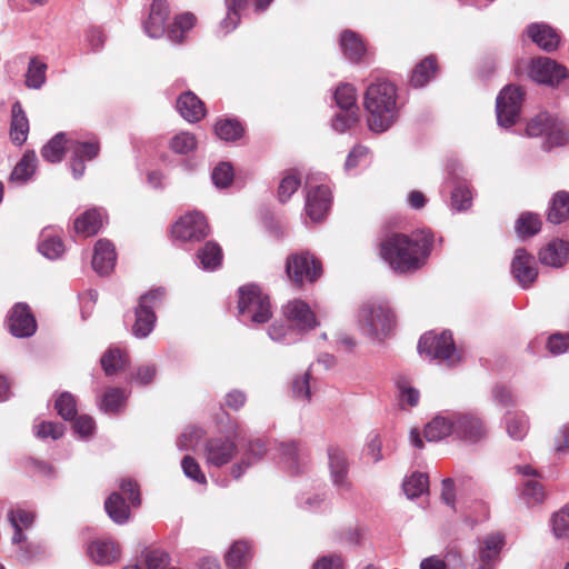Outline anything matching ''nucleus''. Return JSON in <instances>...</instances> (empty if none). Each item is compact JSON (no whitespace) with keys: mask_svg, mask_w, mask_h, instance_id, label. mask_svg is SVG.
I'll return each instance as SVG.
<instances>
[{"mask_svg":"<svg viewBox=\"0 0 569 569\" xmlns=\"http://www.w3.org/2000/svg\"><path fill=\"white\" fill-rule=\"evenodd\" d=\"M433 242L429 230L390 232L380 241L379 254L396 273L412 274L427 264Z\"/></svg>","mask_w":569,"mask_h":569,"instance_id":"nucleus-1","label":"nucleus"},{"mask_svg":"<svg viewBox=\"0 0 569 569\" xmlns=\"http://www.w3.org/2000/svg\"><path fill=\"white\" fill-rule=\"evenodd\" d=\"M397 87L387 80H377L368 86L363 96L367 122L371 131L388 130L398 118Z\"/></svg>","mask_w":569,"mask_h":569,"instance_id":"nucleus-2","label":"nucleus"},{"mask_svg":"<svg viewBox=\"0 0 569 569\" xmlns=\"http://www.w3.org/2000/svg\"><path fill=\"white\" fill-rule=\"evenodd\" d=\"M321 261L309 251L291 253L286 259V273L297 288L315 283L322 276Z\"/></svg>","mask_w":569,"mask_h":569,"instance_id":"nucleus-3","label":"nucleus"},{"mask_svg":"<svg viewBox=\"0 0 569 569\" xmlns=\"http://www.w3.org/2000/svg\"><path fill=\"white\" fill-rule=\"evenodd\" d=\"M362 329L378 339L390 335L396 327V316L387 303L368 302L360 313Z\"/></svg>","mask_w":569,"mask_h":569,"instance_id":"nucleus-4","label":"nucleus"},{"mask_svg":"<svg viewBox=\"0 0 569 569\" xmlns=\"http://www.w3.org/2000/svg\"><path fill=\"white\" fill-rule=\"evenodd\" d=\"M239 312L251 322L262 325L272 317L270 298L257 286H246L239 289Z\"/></svg>","mask_w":569,"mask_h":569,"instance_id":"nucleus-5","label":"nucleus"},{"mask_svg":"<svg viewBox=\"0 0 569 569\" xmlns=\"http://www.w3.org/2000/svg\"><path fill=\"white\" fill-rule=\"evenodd\" d=\"M418 350L420 355H425L430 359L446 361L450 367L460 361V356L456 350L450 332H427L422 335L418 343Z\"/></svg>","mask_w":569,"mask_h":569,"instance_id":"nucleus-6","label":"nucleus"},{"mask_svg":"<svg viewBox=\"0 0 569 569\" xmlns=\"http://www.w3.org/2000/svg\"><path fill=\"white\" fill-rule=\"evenodd\" d=\"M525 96V90L515 84H508L499 92L496 100V112L501 127L509 128L517 122Z\"/></svg>","mask_w":569,"mask_h":569,"instance_id":"nucleus-7","label":"nucleus"},{"mask_svg":"<svg viewBox=\"0 0 569 569\" xmlns=\"http://www.w3.org/2000/svg\"><path fill=\"white\" fill-rule=\"evenodd\" d=\"M209 232L207 218L200 211L187 212L171 227L172 238L182 242L201 241L209 236Z\"/></svg>","mask_w":569,"mask_h":569,"instance_id":"nucleus-8","label":"nucleus"},{"mask_svg":"<svg viewBox=\"0 0 569 569\" xmlns=\"http://www.w3.org/2000/svg\"><path fill=\"white\" fill-rule=\"evenodd\" d=\"M529 76L538 83L555 87L567 78L568 70L548 57H539L532 59L529 67Z\"/></svg>","mask_w":569,"mask_h":569,"instance_id":"nucleus-9","label":"nucleus"},{"mask_svg":"<svg viewBox=\"0 0 569 569\" xmlns=\"http://www.w3.org/2000/svg\"><path fill=\"white\" fill-rule=\"evenodd\" d=\"M331 190L326 184L309 186L306 196V214L313 222H321L331 206Z\"/></svg>","mask_w":569,"mask_h":569,"instance_id":"nucleus-10","label":"nucleus"},{"mask_svg":"<svg viewBox=\"0 0 569 569\" xmlns=\"http://www.w3.org/2000/svg\"><path fill=\"white\" fill-rule=\"evenodd\" d=\"M9 331L18 338H27L37 331V321L30 309L24 302L16 303L8 315Z\"/></svg>","mask_w":569,"mask_h":569,"instance_id":"nucleus-11","label":"nucleus"},{"mask_svg":"<svg viewBox=\"0 0 569 569\" xmlns=\"http://www.w3.org/2000/svg\"><path fill=\"white\" fill-rule=\"evenodd\" d=\"M87 556L100 566L112 565L121 558V546L112 537L97 538L87 546Z\"/></svg>","mask_w":569,"mask_h":569,"instance_id":"nucleus-12","label":"nucleus"},{"mask_svg":"<svg viewBox=\"0 0 569 569\" xmlns=\"http://www.w3.org/2000/svg\"><path fill=\"white\" fill-rule=\"evenodd\" d=\"M511 272L522 288H529L538 277L535 257L523 248L517 249L511 262Z\"/></svg>","mask_w":569,"mask_h":569,"instance_id":"nucleus-13","label":"nucleus"},{"mask_svg":"<svg viewBox=\"0 0 569 569\" xmlns=\"http://www.w3.org/2000/svg\"><path fill=\"white\" fill-rule=\"evenodd\" d=\"M237 450V445L229 438L209 439L204 445L206 462L220 468L232 460Z\"/></svg>","mask_w":569,"mask_h":569,"instance_id":"nucleus-14","label":"nucleus"},{"mask_svg":"<svg viewBox=\"0 0 569 569\" xmlns=\"http://www.w3.org/2000/svg\"><path fill=\"white\" fill-rule=\"evenodd\" d=\"M283 316L299 331L315 329L318 325L316 316L308 303L299 299L289 301L283 307Z\"/></svg>","mask_w":569,"mask_h":569,"instance_id":"nucleus-15","label":"nucleus"},{"mask_svg":"<svg viewBox=\"0 0 569 569\" xmlns=\"http://www.w3.org/2000/svg\"><path fill=\"white\" fill-rule=\"evenodd\" d=\"M455 435L471 443L483 439L487 436V429L481 418L472 413L459 415L453 420Z\"/></svg>","mask_w":569,"mask_h":569,"instance_id":"nucleus-16","label":"nucleus"},{"mask_svg":"<svg viewBox=\"0 0 569 569\" xmlns=\"http://www.w3.org/2000/svg\"><path fill=\"white\" fill-rule=\"evenodd\" d=\"M330 476L333 485L343 491L351 489V481L348 478L349 463L345 452L335 446L328 448Z\"/></svg>","mask_w":569,"mask_h":569,"instance_id":"nucleus-17","label":"nucleus"},{"mask_svg":"<svg viewBox=\"0 0 569 569\" xmlns=\"http://www.w3.org/2000/svg\"><path fill=\"white\" fill-rule=\"evenodd\" d=\"M170 14L167 0H153L148 18L143 22L144 31L151 38H160L167 32L166 23Z\"/></svg>","mask_w":569,"mask_h":569,"instance_id":"nucleus-18","label":"nucleus"},{"mask_svg":"<svg viewBox=\"0 0 569 569\" xmlns=\"http://www.w3.org/2000/svg\"><path fill=\"white\" fill-rule=\"evenodd\" d=\"M114 246L107 239H99L94 244L92 267L99 274H109L116 264Z\"/></svg>","mask_w":569,"mask_h":569,"instance_id":"nucleus-19","label":"nucleus"},{"mask_svg":"<svg viewBox=\"0 0 569 569\" xmlns=\"http://www.w3.org/2000/svg\"><path fill=\"white\" fill-rule=\"evenodd\" d=\"M177 109L181 117L191 123L200 121L207 113L203 101L192 91H186L179 96Z\"/></svg>","mask_w":569,"mask_h":569,"instance_id":"nucleus-20","label":"nucleus"},{"mask_svg":"<svg viewBox=\"0 0 569 569\" xmlns=\"http://www.w3.org/2000/svg\"><path fill=\"white\" fill-rule=\"evenodd\" d=\"M528 37L543 51L556 50L560 43V36L548 24L532 23L526 30Z\"/></svg>","mask_w":569,"mask_h":569,"instance_id":"nucleus-21","label":"nucleus"},{"mask_svg":"<svg viewBox=\"0 0 569 569\" xmlns=\"http://www.w3.org/2000/svg\"><path fill=\"white\" fill-rule=\"evenodd\" d=\"M505 543V537L499 532H492L481 539L478 551L480 563L495 566Z\"/></svg>","mask_w":569,"mask_h":569,"instance_id":"nucleus-22","label":"nucleus"},{"mask_svg":"<svg viewBox=\"0 0 569 569\" xmlns=\"http://www.w3.org/2000/svg\"><path fill=\"white\" fill-rule=\"evenodd\" d=\"M102 224L101 211L97 208H91L76 218L73 229L77 234L88 238L97 234Z\"/></svg>","mask_w":569,"mask_h":569,"instance_id":"nucleus-23","label":"nucleus"},{"mask_svg":"<svg viewBox=\"0 0 569 569\" xmlns=\"http://www.w3.org/2000/svg\"><path fill=\"white\" fill-rule=\"evenodd\" d=\"M569 258V243L563 240H552L539 252L542 264L551 267L563 266Z\"/></svg>","mask_w":569,"mask_h":569,"instance_id":"nucleus-24","label":"nucleus"},{"mask_svg":"<svg viewBox=\"0 0 569 569\" xmlns=\"http://www.w3.org/2000/svg\"><path fill=\"white\" fill-rule=\"evenodd\" d=\"M272 0H226L228 13L222 21V28L226 32L233 30L240 22L239 11L244 9L250 2L254 3L257 11L264 10Z\"/></svg>","mask_w":569,"mask_h":569,"instance_id":"nucleus-25","label":"nucleus"},{"mask_svg":"<svg viewBox=\"0 0 569 569\" xmlns=\"http://www.w3.org/2000/svg\"><path fill=\"white\" fill-rule=\"evenodd\" d=\"M29 133V120L19 101L14 102L11 110L10 139L21 146L26 142Z\"/></svg>","mask_w":569,"mask_h":569,"instance_id":"nucleus-26","label":"nucleus"},{"mask_svg":"<svg viewBox=\"0 0 569 569\" xmlns=\"http://www.w3.org/2000/svg\"><path fill=\"white\" fill-rule=\"evenodd\" d=\"M340 47L345 57L357 63L362 61V58L367 51L366 44L361 37L351 30H345L340 34Z\"/></svg>","mask_w":569,"mask_h":569,"instance_id":"nucleus-27","label":"nucleus"},{"mask_svg":"<svg viewBox=\"0 0 569 569\" xmlns=\"http://www.w3.org/2000/svg\"><path fill=\"white\" fill-rule=\"evenodd\" d=\"M197 18L191 12H183L174 17L167 27V36L174 43H183L188 32L194 27Z\"/></svg>","mask_w":569,"mask_h":569,"instance_id":"nucleus-28","label":"nucleus"},{"mask_svg":"<svg viewBox=\"0 0 569 569\" xmlns=\"http://www.w3.org/2000/svg\"><path fill=\"white\" fill-rule=\"evenodd\" d=\"M439 66L435 56L422 59L412 70L410 86L413 88L425 87L438 72Z\"/></svg>","mask_w":569,"mask_h":569,"instance_id":"nucleus-29","label":"nucleus"},{"mask_svg":"<svg viewBox=\"0 0 569 569\" xmlns=\"http://www.w3.org/2000/svg\"><path fill=\"white\" fill-rule=\"evenodd\" d=\"M104 510L110 519L118 525H123L130 519V508L122 493L112 492L104 501Z\"/></svg>","mask_w":569,"mask_h":569,"instance_id":"nucleus-30","label":"nucleus"},{"mask_svg":"<svg viewBox=\"0 0 569 569\" xmlns=\"http://www.w3.org/2000/svg\"><path fill=\"white\" fill-rule=\"evenodd\" d=\"M251 558L250 545L246 541H236L226 553L224 560L229 569H246Z\"/></svg>","mask_w":569,"mask_h":569,"instance_id":"nucleus-31","label":"nucleus"},{"mask_svg":"<svg viewBox=\"0 0 569 569\" xmlns=\"http://www.w3.org/2000/svg\"><path fill=\"white\" fill-rule=\"evenodd\" d=\"M569 218V192L560 190L553 194L550 201L547 219L558 224Z\"/></svg>","mask_w":569,"mask_h":569,"instance_id":"nucleus-32","label":"nucleus"},{"mask_svg":"<svg viewBox=\"0 0 569 569\" xmlns=\"http://www.w3.org/2000/svg\"><path fill=\"white\" fill-rule=\"evenodd\" d=\"M129 356L119 348L108 349L101 357V367L107 376H112L122 371L128 365Z\"/></svg>","mask_w":569,"mask_h":569,"instance_id":"nucleus-33","label":"nucleus"},{"mask_svg":"<svg viewBox=\"0 0 569 569\" xmlns=\"http://www.w3.org/2000/svg\"><path fill=\"white\" fill-rule=\"evenodd\" d=\"M37 168V156L34 151H27L20 161L13 168L10 174V181L22 184L27 182L34 173Z\"/></svg>","mask_w":569,"mask_h":569,"instance_id":"nucleus-34","label":"nucleus"},{"mask_svg":"<svg viewBox=\"0 0 569 569\" xmlns=\"http://www.w3.org/2000/svg\"><path fill=\"white\" fill-rule=\"evenodd\" d=\"M136 321L132 326V333L138 338H146L153 329L157 317L153 310L146 309L138 305L134 310Z\"/></svg>","mask_w":569,"mask_h":569,"instance_id":"nucleus-35","label":"nucleus"},{"mask_svg":"<svg viewBox=\"0 0 569 569\" xmlns=\"http://www.w3.org/2000/svg\"><path fill=\"white\" fill-rule=\"evenodd\" d=\"M214 133L221 140L237 141L243 136L244 128L239 120L224 118L214 123Z\"/></svg>","mask_w":569,"mask_h":569,"instance_id":"nucleus-36","label":"nucleus"},{"mask_svg":"<svg viewBox=\"0 0 569 569\" xmlns=\"http://www.w3.org/2000/svg\"><path fill=\"white\" fill-rule=\"evenodd\" d=\"M197 257L207 270H213L221 264L222 249L214 241H208L198 250Z\"/></svg>","mask_w":569,"mask_h":569,"instance_id":"nucleus-37","label":"nucleus"},{"mask_svg":"<svg viewBox=\"0 0 569 569\" xmlns=\"http://www.w3.org/2000/svg\"><path fill=\"white\" fill-rule=\"evenodd\" d=\"M542 221L539 214L522 212L516 221L515 230L520 238L532 237L541 230Z\"/></svg>","mask_w":569,"mask_h":569,"instance_id":"nucleus-38","label":"nucleus"},{"mask_svg":"<svg viewBox=\"0 0 569 569\" xmlns=\"http://www.w3.org/2000/svg\"><path fill=\"white\" fill-rule=\"evenodd\" d=\"M66 134L62 132L57 133L42 147V158L51 163L60 162L66 152Z\"/></svg>","mask_w":569,"mask_h":569,"instance_id":"nucleus-39","label":"nucleus"},{"mask_svg":"<svg viewBox=\"0 0 569 569\" xmlns=\"http://www.w3.org/2000/svg\"><path fill=\"white\" fill-rule=\"evenodd\" d=\"M403 491L409 499H415L429 491V477L423 472H413L405 479Z\"/></svg>","mask_w":569,"mask_h":569,"instance_id":"nucleus-40","label":"nucleus"},{"mask_svg":"<svg viewBox=\"0 0 569 569\" xmlns=\"http://www.w3.org/2000/svg\"><path fill=\"white\" fill-rule=\"evenodd\" d=\"M452 432L455 433L453 421L437 417L426 426L425 438L428 441H438Z\"/></svg>","mask_w":569,"mask_h":569,"instance_id":"nucleus-41","label":"nucleus"},{"mask_svg":"<svg viewBox=\"0 0 569 569\" xmlns=\"http://www.w3.org/2000/svg\"><path fill=\"white\" fill-rule=\"evenodd\" d=\"M506 429L515 440H522L529 430V420L523 412H511L506 418Z\"/></svg>","mask_w":569,"mask_h":569,"instance_id":"nucleus-42","label":"nucleus"},{"mask_svg":"<svg viewBox=\"0 0 569 569\" xmlns=\"http://www.w3.org/2000/svg\"><path fill=\"white\" fill-rule=\"evenodd\" d=\"M197 137L188 131H181L170 140L169 148L177 154H187L197 149Z\"/></svg>","mask_w":569,"mask_h":569,"instance_id":"nucleus-43","label":"nucleus"},{"mask_svg":"<svg viewBox=\"0 0 569 569\" xmlns=\"http://www.w3.org/2000/svg\"><path fill=\"white\" fill-rule=\"evenodd\" d=\"M301 179L295 170L286 172L278 187L279 201L284 203L298 190Z\"/></svg>","mask_w":569,"mask_h":569,"instance_id":"nucleus-44","label":"nucleus"},{"mask_svg":"<svg viewBox=\"0 0 569 569\" xmlns=\"http://www.w3.org/2000/svg\"><path fill=\"white\" fill-rule=\"evenodd\" d=\"M396 385L399 390V398L401 405L407 403L410 407H415L419 402L420 393L412 387L411 380L406 376H398Z\"/></svg>","mask_w":569,"mask_h":569,"instance_id":"nucleus-45","label":"nucleus"},{"mask_svg":"<svg viewBox=\"0 0 569 569\" xmlns=\"http://www.w3.org/2000/svg\"><path fill=\"white\" fill-rule=\"evenodd\" d=\"M546 140L549 147L566 144L569 141V129L565 122L553 118L552 124L547 132Z\"/></svg>","mask_w":569,"mask_h":569,"instance_id":"nucleus-46","label":"nucleus"},{"mask_svg":"<svg viewBox=\"0 0 569 569\" xmlns=\"http://www.w3.org/2000/svg\"><path fill=\"white\" fill-rule=\"evenodd\" d=\"M521 497L529 506L541 503L545 499V490L542 485L535 478H530L523 482Z\"/></svg>","mask_w":569,"mask_h":569,"instance_id":"nucleus-47","label":"nucleus"},{"mask_svg":"<svg viewBox=\"0 0 569 569\" xmlns=\"http://www.w3.org/2000/svg\"><path fill=\"white\" fill-rule=\"evenodd\" d=\"M553 117L548 112H540L536 117L531 118L527 123L526 133L528 137L547 136V132L552 124Z\"/></svg>","mask_w":569,"mask_h":569,"instance_id":"nucleus-48","label":"nucleus"},{"mask_svg":"<svg viewBox=\"0 0 569 569\" xmlns=\"http://www.w3.org/2000/svg\"><path fill=\"white\" fill-rule=\"evenodd\" d=\"M126 396L121 389L110 388L108 389L101 400V409L104 412L116 413L124 406Z\"/></svg>","mask_w":569,"mask_h":569,"instance_id":"nucleus-49","label":"nucleus"},{"mask_svg":"<svg viewBox=\"0 0 569 569\" xmlns=\"http://www.w3.org/2000/svg\"><path fill=\"white\" fill-rule=\"evenodd\" d=\"M335 99L342 110H357L356 89L351 84H341L336 89Z\"/></svg>","mask_w":569,"mask_h":569,"instance_id":"nucleus-50","label":"nucleus"},{"mask_svg":"<svg viewBox=\"0 0 569 569\" xmlns=\"http://www.w3.org/2000/svg\"><path fill=\"white\" fill-rule=\"evenodd\" d=\"M54 408L64 420H71L77 416V401L70 392H62L56 399Z\"/></svg>","mask_w":569,"mask_h":569,"instance_id":"nucleus-51","label":"nucleus"},{"mask_svg":"<svg viewBox=\"0 0 569 569\" xmlns=\"http://www.w3.org/2000/svg\"><path fill=\"white\" fill-rule=\"evenodd\" d=\"M141 558L147 569H161L170 562L169 553L154 548H146L141 553Z\"/></svg>","mask_w":569,"mask_h":569,"instance_id":"nucleus-52","label":"nucleus"},{"mask_svg":"<svg viewBox=\"0 0 569 569\" xmlns=\"http://www.w3.org/2000/svg\"><path fill=\"white\" fill-rule=\"evenodd\" d=\"M39 251L48 259H57L64 252V244L57 236H43Z\"/></svg>","mask_w":569,"mask_h":569,"instance_id":"nucleus-53","label":"nucleus"},{"mask_svg":"<svg viewBox=\"0 0 569 569\" xmlns=\"http://www.w3.org/2000/svg\"><path fill=\"white\" fill-rule=\"evenodd\" d=\"M472 193L468 186L459 184L451 192V206L458 211L467 210L471 207Z\"/></svg>","mask_w":569,"mask_h":569,"instance_id":"nucleus-54","label":"nucleus"},{"mask_svg":"<svg viewBox=\"0 0 569 569\" xmlns=\"http://www.w3.org/2000/svg\"><path fill=\"white\" fill-rule=\"evenodd\" d=\"M47 66L32 59L27 72L26 83L30 88H40L46 80Z\"/></svg>","mask_w":569,"mask_h":569,"instance_id":"nucleus-55","label":"nucleus"},{"mask_svg":"<svg viewBox=\"0 0 569 569\" xmlns=\"http://www.w3.org/2000/svg\"><path fill=\"white\" fill-rule=\"evenodd\" d=\"M552 529L558 538H569V503L552 518Z\"/></svg>","mask_w":569,"mask_h":569,"instance_id":"nucleus-56","label":"nucleus"},{"mask_svg":"<svg viewBox=\"0 0 569 569\" xmlns=\"http://www.w3.org/2000/svg\"><path fill=\"white\" fill-rule=\"evenodd\" d=\"M357 110H342L337 113L332 121V127L338 132H345L358 122Z\"/></svg>","mask_w":569,"mask_h":569,"instance_id":"nucleus-57","label":"nucleus"},{"mask_svg":"<svg viewBox=\"0 0 569 569\" xmlns=\"http://www.w3.org/2000/svg\"><path fill=\"white\" fill-rule=\"evenodd\" d=\"M181 467L184 475L200 485H206L207 479L201 471L199 463L191 456H184L181 461Z\"/></svg>","mask_w":569,"mask_h":569,"instance_id":"nucleus-58","label":"nucleus"},{"mask_svg":"<svg viewBox=\"0 0 569 569\" xmlns=\"http://www.w3.org/2000/svg\"><path fill=\"white\" fill-rule=\"evenodd\" d=\"M233 180V169L230 163H219L212 172V181L218 188L228 187Z\"/></svg>","mask_w":569,"mask_h":569,"instance_id":"nucleus-59","label":"nucleus"},{"mask_svg":"<svg viewBox=\"0 0 569 569\" xmlns=\"http://www.w3.org/2000/svg\"><path fill=\"white\" fill-rule=\"evenodd\" d=\"M76 158L84 160H92L99 153L100 146L98 141L76 142L72 147Z\"/></svg>","mask_w":569,"mask_h":569,"instance_id":"nucleus-60","label":"nucleus"},{"mask_svg":"<svg viewBox=\"0 0 569 569\" xmlns=\"http://www.w3.org/2000/svg\"><path fill=\"white\" fill-rule=\"evenodd\" d=\"M166 298V290L163 288H156L149 290L147 293L139 298V306L153 310L158 308Z\"/></svg>","mask_w":569,"mask_h":569,"instance_id":"nucleus-61","label":"nucleus"},{"mask_svg":"<svg viewBox=\"0 0 569 569\" xmlns=\"http://www.w3.org/2000/svg\"><path fill=\"white\" fill-rule=\"evenodd\" d=\"M547 349L553 356L561 355L569 349V335L555 333L551 335L547 341Z\"/></svg>","mask_w":569,"mask_h":569,"instance_id":"nucleus-62","label":"nucleus"},{"mask_svg":"<svg viewBox=\"0 0 569 569\" xmlns=\"http://www.w3.org/2000/svg\"><path fill=\"white\" fill-rule=\"evenodd\" d=\"M292 392L296 398L302 400L310 399V373L305 372L302 376L296 377L292 381Z\"/></svg>","mask_w":569,"mask_h":569,"instance_id":"nucleus-63","label":"nucleus"},{"mask_svg":"<svg viewBox=\"0 0 569 569\" xmlns=\"http://www.w3.org/2000/svg\"><path fill=\"white\" fill-rule=\"evenodd\" d=\"M121 492L127 496L132 507H139L141 505V496L139 486L131 479H123L120 482Z\"/></svg>","mask_w":569,"mask_h":569,"instance_id":"nucleus-64","label":"nucleus"}]
</instances>
